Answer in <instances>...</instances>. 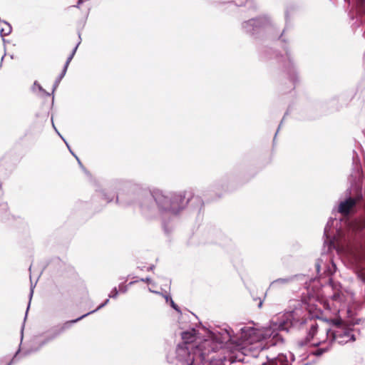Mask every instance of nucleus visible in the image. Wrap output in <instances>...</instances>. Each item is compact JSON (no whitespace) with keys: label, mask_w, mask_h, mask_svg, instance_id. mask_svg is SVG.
<instances>
[{"label":"nucleus","mask_w":365,"mask_h":365,"mask_svg":"<svg viewBox=\"0 0 365 365\" xmlns=\"http://www.w3.org/2000/svg\"><path fill=\"white\" fill-rule=\"evenodd\" d=\"M296 6L294 2L286 4L284 19L285 27L281 31L277 23L269 14H262L242 24L244 31L256 39H268L270 41L280 40L286 42L284 34L288 29V25L292 16L294 14Z\"/></svg>","instance_id":"1"},{"label":"nucleus","mask_w":365,"mask_h":365,"mask_svg":"<svg viewBox=\"0 0 365 365\" xmlns=\"http://www.w3.org/2000/svg\"><path fill=\"white\" fill-rule=\"evenodd\" d=\"M215 346L216 344L210 340H205L195 347L180 344L176 349V357L185 365H200L206 360L207 354L215 351Z\"/></svg>","instance_id":"2"},{"label":"nucleus","mask_w":365,"mask_h":365,"mask_svg":"<svg viewBox=\"0 0 365 365\" xmlns=\"http://www.w3.org/2000/svg\"><path fill=\"white\" fill-rule=\"evenodd\" d=\"M194 198L191 192L175 193L170 197L160 196L155 200L157 202L166 210L177 212L182 209L190 200Z\"/></svg>","instance_id":"3"},{"label":"nucleus","mask_w":365,"mask_h":365,"mask_svg":"<svg viewBox=\"0 0 365 365\" xmlns=\"http://www.w3.org/2000/svg\"><path fill=\"white\" fill-rule=\"evenodd\" d=\"M335 329L331 330L324 329L322 331V334H326L327 337H331V339L336 341L339 344H344L349 341H354L356 338L353 334V330L344 324L339 319L334 322Z\"/></svg>","instance_id":"4"},{"label":"nucleus","mask_w":365,"mask_h":365,"mask_svg":"<svg viewBox=\"0 0 365 365\" xmlns=\"http://www.w3.org/2000/svg\"><path fill=\"white\" fill-rule=\"evenodd\" d=\"M316 299L314 296H309L302 299V307L308 311L309 319L305 322L309 327L308 335L306 336V341L314 339V336L318 334V325L314 318H318L320 314V310L317 309L314 304Z\"/></svg>","instance_id":"5"},{"label":"nucleus","mask_w":365,"mask_h":365,"mask_svg":"<svg viewBox=\"0 0 365 365\" xmlns=\"http://www.w3.org/2000/svg\"><path fill=\"white\" fill-rule=\"evenodd\" d=\"M356 205V200L353 197H349L339 203L338 212L344 216H348L355 207Z\"/></svg>","instance_id":"6"},{"label":"nucleus","mask_w":365,"mask_h":365,"mask_svg":"<svg viewBox=\"0 0 365 365\" xmlns=\"http://www.w3.org/2000/svg\"><path fill=\"white\" fill-rule=\"evenodd\" d=\"M284 319L279 322L277 329L279 330L289 331L293 327L292 313H287L284 316Z\"/></svg>","instance_id":"7"},{"label":"nucleus","mask_w":365,"mask_h":365,"mask_svg":"<svg viewBox=\"0 0 365 365\" xmlns=\"http://www.w3.org/2000/svg\"><path fill=\"white\" fill-rule=\"evenodd\" d=\"M263 365H290L287 357L284 355H279L277 358L272 359L267 364Z\"/></svg>","instance_id":"8"},{"label":"nucleus","mask_w":365,"mask_h":365,"mask_svg":"<svg viewBox=\"0 0 365 365\" xmlns=\"http://www.w3.org/2000/svg\"><path fill=\"white\" fill-rule=\"evenodd\" d=\"M223 2L227 3V7L232 9L233 7L244 6L249 0H222Z\"/></svg>","instance_id":"9"},{"label":"nucleus","mask_w":365,"mask_h":365,"mask_svg":"<svg viewBox=\"0 0 365 365\" xmlns=\"http://www.w3.org/2000/svg\"><path fill=\"white\" fill-rule=\"evenodd\" d=\"M182 339L183 342L182 344H186L187 346H193L191 343L194 341L195 336L189 331L183 332L182 334Z\"/></svg>","instance_id":"10"},{"label":"nucleus","mask_w":365,"mask_h":365,"mask_svg":"<svg viewBox=\"0 0 365 365\" xmlns=\"http://www.w3.org/2000/svg\"><path fill=\"white\" fill-rule=\"evenodd\" d=\"M275 329L272 330V328H267L264 331L259 333V336L262 339H267L272 337L274 339L277 336V333L274 331Z\"/></svg>","instance_id":"11"},{"label":"nucleus","mask_w":365,"mask_h":365,"mask_svg":"<svg viewBox=\"0 0 365 365\" xmlns=\"http://www.w3.org/2000/svg\"><path fill=\"white\" fill-rule=\"evenodd\" d=\"M87 315H88V314H84V315L81 316V317H79V318H78V319H74V320H70V321H68V322H65V323L61 326V327L60 328V331H63L64 330L68 329L70 327V326H71V324H73V323L77 322L78 321L81 320V319H83V317H86V316H87Z\"/></svg>","instance_id":"12"},{"label":"nucleus","mask_w":365,"mask_h":365,"mask_svg":"<svg viewBox=\"0 0 365 365\" xmlns=\"http://www.w3.org/2000/svg\"><path fill=\"white\" fill-rule=\"evenodd\" d=\"M209 355L210 354L206 355V360L200 363V365H222V362L211 360L212 358H210Z\"/></svg>","instance_id":"13"},{"label":"nucleus","mask_w":365,"mask_h":365,"mask_svg":"<svg viewBox=\"0 0 365 365\" xmlns=\"http://www.w3.org/2000/svg\"><path fill=\"white\" fill-rule=\"evenodd\" d=\"M328 351V349H322V348H319V349H316L315 351H309V354H312V355H314V356H321L324 353L327 352Z\"/></svg>","instance_id":"14"},{"label":"nucleus","mask_w":365,"mask_h":365,"mask_svg":"<svg viewBox=\"0 0 365 365\" xmlns=\"http://www.w3.org/2000/svg\"><path fill=\"white\" fill-rule=\"evenodd\" d=\"M3 23H4L5 24H6L8 26L9 29H8V31L5 32V33H4V29H1L0 30V35L2 37L4 36L9 35L11 32V24L9 23H8L7 21H4Z\"/></svg>","instance_id":"15"},{"label":"nucleus","mask_w":365,"mask_h":365,"mask_svg":"<svg viewBox=\"0 0 365 365\" xmlns=\"http://www.w3.org/2000/svg\"><path fill=\"white\" fill-rule=\"evenodd\" d=\"M285 53H286V56H285V58H287V60H288V61H289V64L285 66V68H289V67H290V66H293V61H292V60L291 59L290 53H289V52L287 51V48H285Z\"/></svg>","instance_id":"16"},{"label":"nucleus","mask_w":365,"mask_h":365,"mask_svg":"<svg viewBox=\"0 0 365 365\" xmlns=\"http://www.w3.org/2000/svg\"><path fill=\"white\" fill-rule=\"evenodd\" d=\"M247 3L249 4V9H252V10H255V11H256L257 9V3H256L255 0H249L247 1Z\"/></svg>","instance_id":"17"},{"label":"nucleus","mask_w":365,"mask_h":365,"mask_svg":"<svg viewBox=\"0 0 365 365\" xmlns=\"http://www.w3.org/2000/svg\"><path fill=\"white\" fill-rule=\"evenodd\" d=\"M79 43H80V42H78V43H77V45H76V46L73 48L72 52H71V53L70 55H72V56H74V55H75V53H76V50H77V48H78V46Z\"/></svg>","instance_id":"18"},{"label":"nucleus","mask_w":365,"mask_h":365,"mask_svg":"<svg viewBox=\"0 0 365 365\" xmlns=\"http://www.w3.org/2000/svg\"><path fill=\"white\" fill-rule=\"evenodd\" d=\"M84 1L85 0H78L76 5H75L74 6L76 8H79V6L82 4Z\"/></svg>","instance_id":"19"},{"label":"nucleus","mask_w":365,"mask_h":365,"mask_svg":"<svg viewBox=\"0 0 365 365\" xmlns=\"http://www.w3.org/2000/svg\"><path fill=\"white\" fill-rule=\"evenodd\" d=\"M70 62L66 61L62 68H68Z\"/></svg>","instance_id":"20"},{"label":"nucleus","mask_w":365,"mask_h":365,"mask_svg":"<svg viewBox=\"0 0 365 365\" xmlns=\"http://www.w3.org/2000/svg\"><path fill=\"white\" fill-rule=\"evenodd\" d=\"M73 58V56H72V55H69L68 57L67 58L66 61L71 62V61L72 60Z\"/></svg>","instance_id":"21"},{"label":"nucleus","mask_w":365,"mask_h":365,"mask_svg":"<svg viewBox=\"0 0 365 365\" xmlns=\"http://www.w3.org/2000/svg\"><path fill=\"white\" fill-rule=\"evenodd\" d=\"M317 341L313 343V344H317L319 343V341L321 340V338L320 337H317Z\"/></svg>","instance_id":"22"},{"label":"nucleus","mask_w":365,"mask_h":365,"mask_svg":"<svg viewBox=\"0 0 365 365\" xmlns=\"http://www.w3.org/2000/svg\"><path fill=\"white\" fill-rule=\"evenodd\" d=\"M217 2H219L220 4H226L227 5V3L223 2L222 0H217Z\"/></svg>","instance_id":"23"},{"label":"nucleus","mask_w":365,"mask_h":365,"mask_svg":"<svg viewBox=\"0 0 365 365\" xmlns=\"http://www.w3.org/2000/svg\"><path fill=\"white\" fill-rule=\"evenodd\" d=\"M113 292H115V294H113V296H116L118 294V291L116 289H115Z\"/></svg>","instance_id":"24"},{"label":"nucleus","mask_w":365,"mask_h":365,"mask_svg":"<svg viewBox=\"0 0 365 365\" xmlns=\"http://www.w3.org/2000/svg\"><path fill=\"white\" fill-rule=\"evenodd\" d=\"M142 281L148 282L150 281V279L147 278L146 279H142Z\"/></svg>","instance_id":"25"},{"label":"nucleus","mask_w":365,"mask_h":365,"mask_svg":"<svg viewBox=\"0 0 365 365\" xmlns=\"http://www.w3.org/2000/svg\"><path fill=\"white\" fill-rule=\"evenodd\" d=\"M172 306H173V307H174L175 309H177V308H176V306H175V304H174V302H172Z\"/></svg>","instance_id":"26"},{"label":"nucleus","mask_w":365,"mask_h":365,"mask_svg":"<svg viewBox=\"0 0 365 365\" xmlns=\"http://www.w3.org/2000/svg\"><path fill=\"white\" fill-rule=\"evenodd\" d=\"M302 327H303V323H302L301 325H300V329H302Z\"/></svg>","instance_id":"27"},{"label":"nucleus","mask_w":365,"mask_h":365,"mask_svg":"<svg viewBox=\"0 0 365 365\" xmlns=\"http://www.w3.org/2000/svg\"><path fill=\"white\" fill-rule=\"evenodd\" d=\"M86 24V20H84L83 22H82V24L83 26H84V24Z\"/></svg>","instance_id":"28"},{"label":"nucleus","mask_w":365,"mask_h":365,"mask_svg":"<svg viewBox=\"0 0 365 365\" xmlns=\"http://www.w3.org/2000/svg\"><path fill=\"white\" fill-rule=\"evenodd\" d=\"M302 345H301V346L299 348H297V350L299 351V349H302Z\"/></svg>","instance_id":"29"},{"label":"nucleus","mask_w":365,"mask_h":365,"mask_svg":"<svg viewBox=\"0 0 365 365\" xmlns=\"http://www.w3.org/2000/svg\"><path fill=\"white\" fill-rule=\"evenodd\" d=\"M302 345H301V346L299 348H297V350L299 351V349H302Z\"/></svg>","instance_id":"30"},{"label":"nucleus","mask_w":365,"mask_h":365,"mask_svg":"<svg viewBox=\"0 0 365 365\" xmlns=\"http://www.w3.org/2000/svg\"><path fill=\"white\" fill-rule=\"evenodd\" d=\"M0 21H1V22H3L4 21H2V20L0 19Z\"/></svg>","instance_id":"31"},{"label":"nucleus","mask_w":365,"mask_h":365,"mask_svg":"<svg viewBox=\"0 0 365 365\" xmlns=\"http://www.w3.org/2000/svg\"><path fill=\"white\" fill-rule=\"evenodd\" d=\"M1 67V63H0V68Z\"/></svg>","instance_id":"32"},{"label":"nucleus","mask_w":365,"mask_h":365,"mask_svg":"<svg viewBox=\"0 0 365 365\" xmlns=\"http://www.w3.org/2000/svg\"><path fill=\"white\" fill-rule=\"evenodd\" d=\"M6 365H10V363H9V364H6Z\"/></svg>","instance_id":"33"}]
</instances>
